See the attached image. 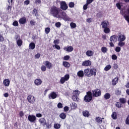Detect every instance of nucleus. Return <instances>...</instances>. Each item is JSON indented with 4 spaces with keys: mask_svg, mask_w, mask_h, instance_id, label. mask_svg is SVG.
Wrapping results in <instances>:
<instances>
[{
    "mask_svg": "<svg viewBox=\"0 0 129 129\" xmlns=\"http://www.w3.org/2000/svg\"><path fill=\"white\" fill-rule=\"evenodd\" d=\"M59 5L60 8L56 6L52 7L50 10V14H51V16L54 17V18L61 19L64 21H70V18L67 16L66 12L63 11L68 10V5H67L65 1L60 2Z\"/></svg>",
    "mask_w": 129,
    "mask_h": 129,
    "instance_id": "nucleus-1",
    "label": "nucleus"
},
{
    "mask_svg": "<svg viewBox=\"0 0 129 129\" xmlns=\"http://www.w3.org/2000/svg\"><path fill=\"white\" fill-rule=\"evenodd\" d=\"M97 72V70H96L95 68H87L85 69L84 72L83 71H79L78 72L77 75L79 77H84V75L86 76V77H92V76L95 77Z\"/></svg>",
    "mask_w": 129,
    "mask_h": 129,
    "instance_id": "nucleus-2",
    "label": "nucleus"
},
{
    "mask_svg": "<svg viewBox=\"0 0 129 129\" xmlns=\"http://www.w3.org/2000/svg\"><path fill=\"white\" fill-rule=\"evenodd\" d=\"M93 98V96H92V93L91 91H88L87 92L86 95L84 97V100L85 102L88 103L90 102Z\"/></svg>",
    "mask_w": 129,
    "mask_h": 129,
    "instance_id": "nucleus-3",
    "label": "nucleus"
},
{
    "mask_svg": "<svg viewBox=\"0 0 129 129\" xmlns=\"http://www.w3.org/2000/svg\"><path fill=\"white\" fill-rule=\"evenodd\" d=\"M92 95L94 97H99L101 96V90L100 89L96 88L92 90Z\"/></svg>",
    "mask_w": 129,
    "mask_h": 129,
    "instance_id": "nucleus-4",
    "label": "nucleus"
},
{
    "mask_svg": "<svg viewBox=\"0 0 129 129\" xmlns=\"http://www.w3.org/2000/svg\"><path fill=\"white\" fill-rule=\"evenodd\" d=\"M79 91L78 90H76L73 92V95L72 97V98L74 101H76L77 102H78L79 101V98H78V96H79Z\"/></svg>",
    "mask_w": 129,
    "mask_h": 129,
    "instance_id": "nucleus-5",
    "label": "nucleus"
},
{
    "mask_svg": "<svg viewBox=\"0 0 129 129\" xmlns=\"http://www.w3.org/2000/svg\"><path fill=\"white\" fill-rule=\"evenodd\" d=\"M117 41V37L116 35H112L110 37V41L109 45L110 47H114V44L113 43H115Z\"/></svg>",
    "mask_w": 129,
    "mask_h": 129,
    "instance_id": "nucleus-6",
    "label": "nucleus"
},
{
    "mask_svg": "<svg viewBox=\"0 0 129 129\" xmlns=\"http://www.w3.org/2000/svg\"><path fill=\"white\" fill-rule=\"evenodd\" d=\"M27 100L29 103L34 104V103H35V101H36V99L35 98V96L32 95H29L27 96Z\"/></svg>",
    "mask_w": 129,
    "mask_h": 129,
    "instance_id": "nucleus-7",
    "label": "nucleus"
},
{
    "mask_svg": "<svg viewBox=\"0 0 129 129\" xmlns=\"http://www.w3.org/2000/svg\"><path fill=\"white\" fill-rule=\"evenodd\" d=\"M69 78H70V76L68 74L66 75L64 77H62L60 79V83H61V84H64L66 81L69 80Z\"/></svg>",
    "mask_w": 129,
    "mask_h": 129,
    "instance_id": "nucleus-8",
    "label": "nucleus"
},
{
    "mask_svg": "<svg viewBox=\"0 0 129 129\" xmlns=\"http://www.w3.org/2000/svg\"><path fill=\"white\" fill-rule=\"evenodd\" d=\"M43 64L45 66L47 69H52V68H53V64L48 60L43 61Z\"/></svg>",
    "mask_w": 129,
    "mask_h": 129,
    "instance_id": "nucleus-9",
    "label": "nucleus"
},
{
    "mask_svg": "<svg viewBox=\"0 0 129 129\" xmlns=\"http://www.w3.org/2000/svg\"><path fill=\"white\" fill-rule=\"evenodd\" d=\"M28 119L30 122H35L37 119L36 116L34 115H29L28 117Z\"/></svg>",
    "mask_w": 129,
    "mask_h": 129,
    "instance_id": "nucleus-10",
    "label": "nucleus"
},
{
    "mask_svg": "<svg viewBox=\"0 0 129 129\" xmlns=\"http://www.w3.org/2000/svg\"><path fill=\"white\" fill-rule=\"evenodd\" d=\"M108 25H109V22L108 21H103L101 23V26L102 27V29H104L105 28H107L108 27Z\"/></svg>",
    "mask_w": 129,
    "mask_h": 129,
    "instance_id": "nucleus-11",
    "label": "nucleus"
},
{
    "mask_svg": "<svg viewBox=\"0 0 129 129\" xmlns=\"http://www.w3.org/2000/svg\"><path fill=\"white\" fill-rule=\"evenodd\" d=\"M19 23L20 25H25L27 23V19L26 17H23L20 18L19 20Z\"/></svg>",
    "mask_w": 129,
    "mask_h": 129,
    "instance_id": "nucleus-12",
    "label": "nucleus"
},
{
    "mask_svg": "<svg viewBox=\"0 0 129 129\" xmlns=\"http://www.w3.org/2000/svg\"><path fill=\"white\" fill-rule=\"evenodd\" d=\"M82 66H91V61L88 60H85L83 61L82 63Z\"/></svg>",
    "mask_w": 129,
    "mask_h": 129,
    "instance_id": "nucleus-13",
    "label": "nucleus"
},
{
    "mask_svg": "<svg viewBox=\"0 0 129 129\" xmlns=\"http://www.w3.org/2000/svg\"><path fill=\"white\" fill-rule=\"evenodd\" d=\"M49 99H55V98H57V94L56 93L52 92H51L50 95H49Z\"/></svg>",
    "mask_w": 129,
    "mask_h": 129,
    "instance_id": "nucleus-14",
    "label": "nucleus"
},
{
    "mask_svg": "<svg viewBox=\"0 0 129 129\" xmlns=\"http://www.w3.org/2000/svg\"><path fill=\"white\" fill-rule=\"evenodd\" d=\"M73 47L71 46H66L63 47V50H64V51H66L67 52H72V51H73Z\"/></svg>",
    "mask_w": 129,
    "mask_h": 129,
    "instance_id": "nucleus-15",
    "label": "nucleus"
},
{
    "mask_svg": "<svg viewBox=\"0 0 129 129\" xmlns=\"http://www.w3.org/2000/svg\"><path fill=\"white\" fill-rule=\"evenodd\" d=\"M42 80L40 79H36L34 80V84L36 85V86H39L42 84Z\"/></svg>",
    "mask_w": 129,
    "mask_h": 129,
    "instance_id": "nucleus-16",
    "label": "nucleus"
},
{
    "mask_svg": "<svg viewBox=\"0 0 129 129\" xmlns=\"http://www.w3.org/2000/svg\"><path fill=\"white\" fill-rule=\"evenodd\" d=\"M126 37L125 35L120 34L118 36V41L123 42V41H124Z\"/></svg>",
    "mask_w": 129,
    "mask_h": 129,
    "instance_id": "nucleus-17",
    "label": "nucleus"
},
{
    "mask_svg": "<svg viewBox=\"0 0 129 129\" xmlns=\"http://www.w3.org/2000/svg\"><path fill=\"white\" fill-rule=\"evenodd\" d=\"M10 82H11L9 79H5L3 81V84L5 85V86L9 87L10 86Z\"/></svg>",
    "mask_w": 129,
    "mask_h": 129,
    "instance_id": "nucleus-18",
    "label": "nucleus"
},
{
    "mask_svg": "<svg viewBox=\"0 0 129 129\" xmlns=\"http://www.w3.org/2000/svg\"><path fill=\"white\" fill-rule=\"evenodd\" d=\"M118 83V77H116L112 80V85L114 86Z\"/></svg>",
    "mask_w": 129,
    "mask_h": 129,
    "instance_id": "nucleus-19",
    "label": "nucleus"
},
{
    "mask_svg": "<svg viewBox=\"0 0 129 129\" xmlns=\"http://www.w3.org/2000/svg\"><path fill=\"white\" fill-rule=\"evenodd\" d=\"M94 53L93 51L92 50H88L86 52V54L88 56V57H91V56H93V54Z\"/></svg>",
    "mask_w": 129,
    "mask_h": 129,
    "instance_id": "nucleus-20",
    "label": "nucleus"
},
{
    "mask_svg": "<svg viewBox=\"0 0 129 129\" xmlns=\"http://www.w3.org/2000/svg\"><path fill=\"white\" fill-rule=\"evenodd\" d=\"M62 65L64 67H66V68H69L71 66L70 63L68 61H63Z\"/></svg>",
    "mask_w": 129,
    "mask_h": 129,
    "instance_id": "nucleus-21",
    "label": "nucleus"
},
{
    "mask_svg": "<svg viewBox=\"0 0 129 129\" xmlns=\"http://www.w3.org/2000/svg\"><path fill=\"white\" fill-rule=\"evenodd\" d=\"M39 122L43 126L46 125V120L44 118H41L39 119Z\"/></svg>",
    "mask_w": 129,
    "mask_h": 129,
    "instance_id": "nucleus-22",
    "label": "nucleus"
},
{
    "mask_svg": "<svg viewBox=\"0 0 129 129\" xmlns=\"http://www.w3.org/2000/svg\"><path fill=\"white\" fill-rule=\"evenodd\" d=\"M102 119H103V118H101L100 117H96L95 118L96 122L100 124L102 123Z\"/></svg>",
    "mask_w": 129,
    "mask_h": 129,
    "instance_id": "nucleus-23",
    "label": "nucleus"
},
{
    "mask_svg": "<svg viewBox=\"0 0 129 129\" xmlns=\"http://www.w3.org/2000/svg\"><path fill=\"white\" fill-rule=\"evenodd\" d=\"M70 106L72 109H76V108H77V104H76V103H72L70 104Z\"/></svg>",
    "mask_w": 129,
    "mask_h": 129,
    "instance_id": "nucleus-24",
    "label": "nucleus"
},
{
    "mask_svg": "<svg viewBox=\"0 0 129 129\" xmlns=\"http://www.w3.org/2000/svg\"><path fill=\"white\" fill-rule=\"evenodd\" d=\"M103 32L105 34H109V33H110V29L108 27H106L104 28Z\"/></svg>",
    "mask_w": 129,
    "mask_h": 129,
    "instance_id": "nucleus-25",
    "label": "nucleus"
},
{
    "mask_svg": "<svg viewBox=\"0 0 129 129\" xmlns=\"http://www.w3.org/2000/svg\"><path fill=\"white\" fill-rule=\"evenodd\" d=\"M119 100L120 103H122V104H124V103H126V99L124 98H120Z\"/></svg>",
    "mask_w": 129,
    "mask_h": 129,
    "instance_id": "nucleus-26",
    "label": "nucleus"
},
{
    "mask_svg": "<svg viewBox=\"0 0 129 129\" xmlns=\"http://www.w3.org/2000/svg\"><path fill=\"white\" fill-rule=\"evenodd\" d=\"M36 47V45L34 43V42H31L29 44V48L30 49H31L32 50H34L35 48Z\"/></svg>",
    "mask_w": 129,
    "mask_h": 129,
    "instance_id": "nucleus-27",
    "label": "nucleus"
},
{
    "mask_svg": "<svg viewBox=\"0 0 129 129\" xmlns=\"http://www.w3.org/2000/svg\"><path fill=\"white\" fill-rule=\"evenodd\" d=\"M101 52H102V53H105L107 52L108 49L106 47L103 46L101 47Z\"/></svg>",
    "mask_w": 129,
    "mask_h": 129,
    "instance_id": "nucleus-28",
    "label": "nucleus"
},
{
    "mask_svg": "<svg viewBox=\"0 0 129 129\" xmlns=\"http://www.w3.org/2000/svg\"><path fill=\"white\" fill-rule=\"evenodd\" d=\"M17 44L19 47H21L23 45V41L22 39H19L17 41Z\"/></svg>",
    "mask_w": 129,
    "mask_h": 129,
    "instance_id": "nucleus-29",
    "label": "nucleus"
},
{
    "mask_svg": "<svg viewBox=\"0 0 129 129\" xmlns=\"http://www.w3.org/2000/svg\"><path fill=\"white\" fill-rule=\"evenodd\" d=\"M105 99H109L110 98V94L109 93H106L104 95Z\"/></svg>",
    "mask_w": 129,
    "mask_h": 129,
    "instance_id": "nucleus-30",
    "label": "nucleus"
},
{
    "mask_svg": "<svg viewBox=\"0 0 129 129\" xmlns=\"http://www.w3.org/2000/svg\"><path fill=\"white\" fill-rule=\"evenodd\" d=\"M110 69H111V66H110V64H108L104 68L105 71H108V70H110Z\"/></svg>",
    "mask_w": 129,
    "mask_h": 129,
    "instance_id": "nucleus-31",
    "label": "nucleus"
},
{
    "mask_svg": "<svg viewBox=\"0 0 129 129\" xmlns=\"http://www.w3.org/2000/svg\"><path fill=\"white\" fill-rule=\"evenodd\" d=\"M53 127L55 129H59L60 127H61V125H60L59 123H55Z\"/></svg>",
    "mask_w": 129,
    "mask_h": 129,
    "instance_id": "nucleus-32",
    "label": "nucleus"
},
{
    "mask_svg": "<svg viewBox=\"0 0 129 129\" xmlns=\"http://www.w3.org/2000/svg\"><path fill=\"white\" fill-rule=\"evenodd\" d=\"M59 117L62 119H65L66 118V114L65 113H60L59 115Z\"/></svg>",
    "mask_w": 129,
    "mask_h": 129,
    "instance_id": "nucleus-33",
    "label": "nucleus"
},
{
    "mask_svg": "<svg viewBox=\"0 0 129 129\" xmlns=\"http://www.w3.org/2000/svg\"><path fill=\"white\" fill-rule=\"evenodd\" d=\"M125 45V43L122 42V41H119L118 43V46H119V47H123Z\"/></svg>",
    "mask_w": 129,
    "mask_h": 129,
    "instance_id": "nucleus-34",
    "label": "nucleus"
},
{
    "mask_svg": "<svg viewBox=\"0 0 129 129\" xmlns=\"http://www.w3.org/2000/svg\"><path fill=\"white\" fill-rule=\"evenodd\" d=\"M41 70L42 71V72H45V71L47 70V67L46 66L42 65L41 67Z\"/></svg>",
    "mask_w": 129,
    "mask_h": 129,
    "instance_id": "nucleus-35",
    "label": "nucleus"
},
{
    "mask_svg": "<svg viewBox=\"0 0 129 129\" xmlns=\"http://www.w3.org/2000/svg\"><path fill=\"white\" fill-rule=\"evenodd\" d=\"M121 50V48H120V47L119 46H116V48H115V52H116V53H119Z\"/></svg>",
    "mask_w": 129,
    "mask_h": 129,
    "instance_id": "nucleus-36",
    "label": "nucleus"
},
{
    "mask_svg": "<svg viewBox=\"0 0 129 129\" xmlns=\"http://www.w3.org/2000/svg\"><path fill=\"white\" fill-rule=\"evenodd\" d=\"M61 25L62 24H61V22H56L55 24V26L56 28H60L61 27Z\"/></svg>",
    "mask_w": 129,
    "mask_h": 129,
    "instance_id": "nucleus-37",
    "label": "nucleus"
},
{
    "mask_svg": "<svg viewBox=\"0 0 129 129\" xmlns=\"http://www.w3.org/2000/svg\"><path fill=\"white\" fill-rule=\"evenodd\" d=\"M70 26L72 29H75V28H76V24L74 22H71L70 23Z\"/></svg>",
    "mask_w": 129,
    "mask_h": 129,
    "instance_id": "nucleus-38",
    "label": "nucleus"
},
{
    "mask_svg": "<svg viewBox=\"0 0 129 129\" xmlns=\"http://www.w3.org/2000/svg\"><path fill=\"white\" fill-rule=\"evenodd\" d=\"M50 31H51V29L50 28L47 27L45 29V34H49L50 33Z\"/></svg>",
    "mask_w": 129,
    "mask_h": 129,
    "instance_id": "nucleus-39",
    "label": "nucleus"
},
{
    "mask_svg": "<svg viewBox=\"0 0 129 129\" xmlns=\"http://www.w3.org/2000/svg\"><path fill=\"white\" fill-rule=\"evenodd\" d=\"M111 117L113 119H116V118H117V115L116 114V113H112L111 115Z\"/></svg>",
    "mask_w": 129,
    "mask_h": 129,
    "instance_id": "nucleus-40",
    "label": "nucleus"
},
{
    "mask_svg": "<svg viewBox=\"0 0 129 129\" xmlns=\"http://www.w3.org/2000/svg\"><path fill=\"white\" fill-rule=\"evenodd\" d=\"M74 6H75V4H74V3L73 2H70L69 4V8H74Z\"/></svg>",
    "mask_w": 129,
    "mask_h": 129,
    "instance_id": "nucleus-41",
    "label": "nucleus"
},
{
    "mask_svg": "<svg viewBox=\"0 0 129 129\" xmlns=\"http://www.w3.org/2000/svg\"><path fill=\"white\" fill-rule=\"evenodd\" d=\"M116 7L117 8L118 10H121V5H120V3H117L116 4Z\"/></svg>",
    "mask_w": 129,
    "mask_h": 129,
    "instance_id": "nucleus-42",
    "label": "nucleus"
},
{
    "mask_svg": "<svg viewBox=\"0 0 129 129\" xmlns=\"http://www.w3.org/2000/svg\"><path fill=\"white\" fill-rule=\"evenodd\" d=\"M13 26L14 27H18V26H19V22H18L17 21H14L13 23Z\"/></svg>",
    "mask_w": 129,
    "mask_h": 129,
    "instance_id": "nucleus-43",
    "label": "nucleus"
},
{
    "mask_svg": "<svg viewBox=\"0 0 129 129\" xmlns=\"http://www.w3.org/2000/svg\"><path fill=\"white\" fill-rule=\"evenodd\" d=\"M45 125H46V128L47 129H50L51 127H52V125L49 123H46Z\"/></svg>",
    "mask_w": 129,
    "mask_h": 129,
    "instance_id": "nucleus-44",
    "label": "nucleus"
},
{
    "mask_svg": "<svg viewBox=\"0 0 129 129\" xmlns=\"http://www.w3.org/2000/svg\"><path fill=\"white\" fill-rule=\"evenodd\" d=\"M69 59H70V56L69 55H66L63 57V60L65 61H68Z\"/></svg>",
    "mask_w": 129,
    "mask_h": 129,
    "instance_id": "nucleus-45",
    "label": "nucleus"
},
{
    "mask_svg": "<svg viewBox=\"0 0 129 129\" xmlns=\"http://www.w3.org/2000/svg\"><path fill=\"white\" fill-rule=\"evenodd\" d=\"M115 105H116V107H118V108H120V107H121V103L118 102H117L116 103Z\"/></svg>",
    "mask_w": 129,
    "mask_h": 129,
    "instance_id": "nucleus-46",
    "label": "nucleus"
},
{
    "mask_svg": "<svg viewBox=\"0 0 129 129\" xmlns=\"http://www.w3.org/2000/svg\"><path fill=\"white\" fill-rule=\"evenodd\" d=\"M53 47H55V49H57V50L61 49V47H60V46H59L57 44H55L54 45H53Z\"/></svg>",
    "mask_w": 129,
    "mask_h": 129,
    "instance_id": "nucleus-47",
    "label": "nucleus"
},
{
    "mask_svg": "<svg viewBox=\"0 0 129 129\" xmlns=\"http://www.w3.org/2000/svg\"><path fill=\"white\" fill-rule=\"evenodd\" d=\"M57 107L58 108H62L63 107V104H62V103H58L57 104Z\"/></svg>",
    "mask_w": 129,
    "mask_h": 129,
    "instance_id": "nucleus-48",
    "label": "nucleus"
},
{
    "mask_svg": "<svg viewBox=\"0 0 129 129\" xmlns=\"http://www.w3.org/2000/svg\"><path fill=\"white\" fill-rule=\"evenodd\" d=\"M115 94L116 95H120V94H121V91L117 90V91H115Z\"/></svg>",
    "mask_w": 129,
    "mask_h": 129,
    "instance_id": "nucleus-49",
    "label": "nucleus"
},
{
    "mask_svg": "<svg viewBox=\"0 0 129 129\" xmlns=\"http://www.w3.org/2000/svg\"><path fill=\"white\" fill-rule=\"evenodd\" d=\"M112 60H116L117 59V56L115 54H113L112 55Z\"/></svg>",
    "mask_w": 129,
    "mask_h": 129,
    "instance_id": "nucleus-50",
    "label": "nucleus"
},
{
    "mask_svg": "<svg viewBox=\"0 0 129 129\" xmlns=\"http://www.w3.org/2000/svg\"><path fill=\"white\" fill-rule=\"evenodd\" d=\"M5 41V38H4V36L3 35L0 34V42H4Z\"/></svg>",
    "mask_w": 129,
    "mask_h": 129,
    "instance_id": "nucleus-51",
    "label": "nucleus"
},
{
    "mask_svg": "<svg viewBox=\"0 0 129 129\" xmlns=\"http://www.w3.org/2000/svg\"><path fill=\"white\" fill-rule=\"evenodd\" d=\"M88 7V4H87V3L84 5L83 6V10L84 11H86V10H87V8Z\"/></svg>",
    "mask_w": 129,
    "mask_h": 129,
    "instance_id": "nucleus-52",
    "label": "nucleus"
},
{
    "mask_svg": "<svg viewBox=\"0 0 129 129\" xmlns=\"http://www.w3.org/2000/svg\"><path fill=\"white\" fill-rule=\"evenodd\" d=\"M87 23H91L92 22V18H88L86 20Z\"/></svg>",
    "mask_w": 129,
    "mask_h": 129,
    "instance_id": "nucleus-53",
    "label": "nucleus"
},
{
    "mask_svg": "<svg viewBox=\"0 0 129 129\" xmlns=\"http://www.w3.org/2000/svg\"><path fill=\"white\" fill-rule=\"evenodd\" d=\"M53 43L55 45H58L59 44V39L54 40Z\"/></svg>",
    "mask_w": 129,
    "mask_h": 129,
    "instance_id": "nucleus-54",
    "label": "nucleus"
},
{
    "mask_svg": "<svg viewBox=\"0 0 129 129\" xmlns=\"http://www.w3.org/2000/svg\"><path fill=\"white\" fill-rule=\"evenodd\" d=\"M92 2H93V0H87L86 4L87 5H90Z\"/></svg>",
    "mask_w": 129,
    "mask_h": 129,
    "instance_id": "nucleus-55",
    "label": "nucleus"
},
{
    "mask_svg": "<svg viewBox=\"0 0 129 129\" xmlns=\"http://www.w3.org/2000/svg\"><path fill=\"white\" fill-rule=\"evenodd\" d=\"M113 68H114V69L116 70V69H117V68H118V66L116 63H114L113 64Z\"/></svg>",
    "mask_w": 129,
    "mask_h": 129,
    "instance_id": "nucleus-56",
    "label": "nucleus"
},
{
    "mask_svg": "<svg viewBox=\"0 0 129 129\" xmlns=\"http://www.w3.org/2000/svg\"><path fill=\"white\" fill-rule=\"evenodd\" d=\"M24 4H25V5H26V6H28V5H29V4H30V1H29V0H26V1L24 2Z\"/></svg>",
    "mask_w": 129,
    "mask_h": 129,
    "instance_id": "nucleus-57",
    "label": "nucleus"
},
{
    "mask_svg": "<svg viewBox=\"0 0 129 129\" xmlns=\"http://www.w3.org/2000/svg\"><path fill=\"white\" fill-rule=\"evenodd\" d=\"M35 24H36V22L33 20L30 21V24L31 25V26H35Z\"/></svg>",
    "mask_w": 129,
    "mask_h": 129,
    "instance_id": "nucleus-58",
    "label": "nucleus"
},
{
    "mask_svg": "<svg viewBox=\"0 0 129 129\" xmlns=\"http://www.w3.org/2000/svg\"><path fill=\"white\" fill-rule=\"evenodd\" d=\"M41 0H36L35 1V4H36V5H38V4H41Z\"/></svg>",
    "mask_w": 129,
    "mask_h": 129,
    "instance_id": "nucleus-59",
    "label": "nucleus"
},
{
    "mask_svg": "<svg viewBox=\"0 0 129 129\" xmlns=\"http://www.w3.org/2000/svg\"><path fill=\"white\" fill-rule=\"evenodd\" d=\"M83 115L85 117H88V116H89V115H90V113H83Z\"/></svg>",
    "mask_w": 129,
    "mask_h": 129,
    "instance_id": "nucleus-60",
    "label": "nucleus"
},
{
    "mask_svg": "<svg viewBox=\"0 0 129 129\" xmlns=\"http://www.w3.org/2000/svg\"><path fill=\"white\" fill-rule=\"evenodd\" d=\"M64 109V111H68V110H69V107H68V106H65L63 108Z\"/></svg>",
    "mask_w": 129,
    "mask_h": 129,
    "instance_id": "nucleus-61",
    "label": "nucleus"
},
{
    "mask_svg": "<svg viewBox=\"0 0 129 129\" xmlns=\"http://www.w3.org/2000/svg\"><path fill=\"white\" fill-rule=\"evenodd\" d=\"M37 117H42V114L41 113H37L36 115Z\"/></svg>",
    "mask_w": 129,
    "mask_h": 129,
    "instance_id": "nucleus-62",
    "label": "nucleus"
},
{
    "mask_svg": "<svg viewBox=\"0 0 129 129\" xmlns=\"http://www.w3.org/2000/svg\"><path fill=\"white\" fill-rule=\"evenodd\" d=\"M36 58H40L41 57V54L40 53H37V54L35 55Z\"/></svg>",
    "mask_w": 129,
    "mask_h": 129,
    "instance_id": "nucleus-63",
    "label": "nucleus"
},
{
    "mask_svg": "<svg viewBox=\"0 0 129 129\" xmlns=\"http://www.w3.org/2000/svg\"><path fill=\"white\" fill-rule=\"evenodd\" d=\"M126 88H129V82H127L126 85H125Z\"/></svg>",
    "mask_w": 129,
    "mask_h": 129,
    "instance_id": "nucleus-64",
    "label": "nucleus"
}]
</instances>
